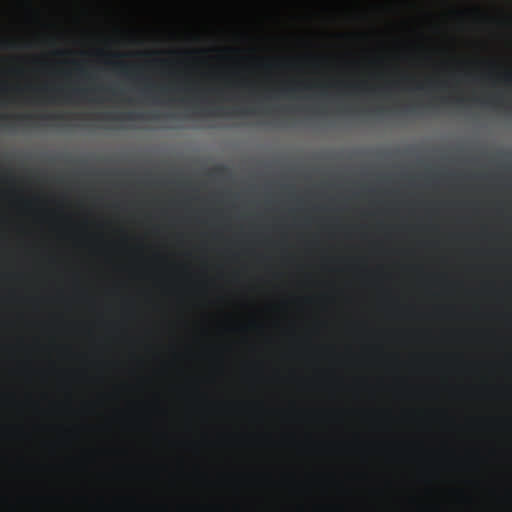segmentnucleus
Wrapping results in <instances>:
<instances>
[{
  "label": "nucleus",
  "mask_w": 512,
  "mask_h": 512,
  "mask_svg": "<svg viewBox=\"0 0 512 512\" xmlns=\"http://www.w3.org/2000/svg\"><path fill=\"white\" fill-rule=\"evenodd\" d=\"M37 32H236V29H42L38 0H34V33Z\"/></svg>",
  "instance_id": "obj_1"
},
{
  "label": "nucleus",
  "mask_w": 512,
  "mask_h": 512,
  "mask_svg": "<svg viewBox=\"0 0 512 512\" xmlns=\"http://www.w3.org/2000/svg\"><path fill=\"white\" fill-rule=\"evenodd\" d=\"M52 4L58 10H69L79 5L97 10H107L112 7L108 0H52Z\"/></svg>",
  "instance_id": "obj_2"
},
{
  "label": "nucleus",
  "mask_w": 512,
  "mask_h": 512,
  "mask_svg": "<svg viewBox=\"0 0 512 512\" xmlns=\"http://www.w3.org/2000/svg\"><path fill=\"white\" fill-rule=\"evenodd\" d=\"M25 19H32V0H25Z\"/></svg>",
  "instance_id": "obj_3"
},
{
  "label": "nucleus",
  "mask_w": 512,
  "mask_h": 512,
  "mask_svg": "<svg viewBox=\"0 0 512 512\" xmlns=\"http://www.w3.org/2000/svg\"><path fill=\"white\" fill-rule=\"evenodd\" d=\"M14 0H0V12H4L12 6Z\"/></svg>",
  "instance_id": "obj_4"
},
{
  "label": "nucleus",
  "mask_w": 512,
  "mask_h": 512,
  "mask_svg": "<svg viewBox=\"0 0 512 512\" xmlns=\"http://www.w3.org/2000/svg\"><path fill=\"white\" fill-rule=\"evenodd\" d=\"M465 11L470 13H478L480 11V8L478 6H473L466 9Z\"/></svg>",
  "instance_id": "obj_5"
},
{
  "label": "nucleus",
  "mask_w": 512,
  "mask_h": 512,
  "mask_svg": "<svg viewBox=\"0 0 512 512\" xmlns=\"http://www.w3.org/2000/svg\"><path fill=\"white\" fill-rule=\"evenodd\" d=\"M451 10L455 13H462L463 11L462 10H459V9H456V8H451Z\"/></svg>",
  "instance_id": "obj_6"
}]
</instances>
